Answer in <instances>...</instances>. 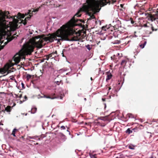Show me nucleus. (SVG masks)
I'll use <instances>...</instances> for the list:
<instances>
[{
	"label": "nucleus",
	"instance_id": "nucleus-1",
	"mask_svg": "<svg viewBox=\"0 0 158 158\" xmlns=\"http://www.w3.org/2000/svg\"><path fill=\"white\" fill-rule=\"evenodd\" d=\"M101 7L98 4H93V3L86 2L83 4L82 8H80L71 19L65 25H63L56 32L52 34L45 35H40V48L46 43H52L55 40L57 43L60 44L61 42L70 40L69 37L73 35L71 40L77 41L79 39L80 34L73 30V28L76 26H78L83 28L84 25L81 23H85V21L82 19H76L77 17H80L81 13L83 11L86 12L90 16L93 13L89 11H92L94 14L99 11Z\"/></svg>",
	"mask_w": 158,
	"mask_h": 158
},
{
	"label": "nucleus",
	"instance_id": "nucleus-2",
	"mask_svg": "<svg viewBox=\"0 0 158 158\" xmlns=\"http://www.w3.org/2000/svg\"><path fill=\"white\" fill-rule=\"evenodd\" d=\"M9 14L8 11L0 10V50L13 39V37H10L11 32L17 28V24L23 23L24 25L26 24L27 17L24 20L16 19Z\"/></svg>",
	"mask_w": 158,
	"mask_h": 158
},
{
	"label": "nucleus",
	"instance_id": "nucleus-3",
	"mask_svg": "<svg viewBox=\"0 0 158 158\" xmlns=\"http://www.w3.org/2000/svg\"><path fill=\"white\" fill-rule=\"evenodd\" d=\"M40 36L33 37L24 44L22 49L14 56V60L16 64L18 63L21 59H25V55H30L33 51L35 47L40 48Z\"/></svg>",
	"mask_w": 158,
	"mask_h": 158
},
{
	"label": "nucleus",
	"instance_id": "nucleus-4",
	"mask_svg": "<svg viewBox=\"0 0 158 158\" xmlns=\"http://www.w3.org/2000/svg\"><path fill=\"white\" fill-rule=\"evenodd\" d=\"M90 3L91 2L93 4H98L99 6H103L106 5L108 3H110V2H107V0H99V1L97 0H86V2Z\"/></svg>",
	"mask_w": 158,
	"mask_h": 158
},
{
	"label": "nucleus",
	"instance_id": "nucleus-5",
	"mask_svg": "<svg viewBox=\"0 0 158 158\" xmlns=\"http://www.w3.org/2000/svg\"><path fill=\"white\" fill-rule=\"evenodd\" d=\"M64 96V94H62V93L60 92L58 94H51L50 95L48 96H46L44 95H43L42 96L40 95V98L44 97L51 99L60 98V99H62Z\"/></svg>",
	"mask_w": 158,
	"mask_h": 158
},
{
	"label": "nucleus",
	"instance_id": "nucleus-6",
	"mask_svg": "<svg viewBox=\"0 0 158 158\" xmlns=\"http://www.w3.org/2000/svg\"><path fill=\"white\" fill-rule=\"evenodd\" d=\"M57 56V52L56 51L48 55H45L44 57L40 56V62H44V60H48L49 58H54Z\"/></svg>",
	"mask_w": 158,
	"mask_h": 158
},
{
	"label": "nucleus",
	"instance_id": "nucleus-7",
	"mask_svg": "<svg viewBox=\"0 0 158 158\" xmlns=\"http://www.w3.org/2000/svg\"><path fill=\"white\" fill-rule=\"evenodd\" d=\"M149 17L152 21L156 20V22L158 24V12L157 11L155 14H150L149 15Z\"/></svg>",
	"mask_w": 158,
	"mask_h": 158
},
{
	"label": "nucleus",
	"instance_id": "nucleus-8",
	"mask_svg": "<svg viewBox=\"0 0 158 158\" xmlns=\"http://www.w3.org/2000/svg\"><path fill=\"white\" fill-rule=\"evenodd\" d=\"M119 55V53H117L115 55H114L111 56V58L112 59L118 60L120 59V56Z\"/></svg>",
	"mask_w": 158,
	"mask_h": 158
},
{
	"label": "nucleus",
	"instance_id": "nucleus-9",
	"mask_svg": "<svg viewBox=\"0 0 158 158\" xmlns=\"http://www.w3.org/2000/svg\"><path fill=\"white\" fill-rule=\"evenodd\" d=\"M106 75H107V78H106V81H107L111 78L112 77V75L109 72H107L106 73Z\"/></svg>",
	"mask_w": 158,
	"mask_h": 158
},
{
	"label": "nucleus",
	"instance_id": "nucleus-10",
	"mask_svg": "<svg viewBox=\"0 0 158 158\" xmlns=\"http://www.w3.org/2000/svg\"><path fill=\"white\" fill-rule=\"evenodd\" d=\"M147 42L146 41H144L143 43L141 42L139 44V46L141 48H144Z\"/></svg>",
	"mask_w": 158,
	"mask_h": 158
},
{
	"label": "nucleus",
	"instance_id": "nucleus-11",
	"mask_svg": "<svg viewBox=\"0 0 158 158\" xmlns=\"http://www.w3.org/2000/svg\"><path fill=\"white\" fill-rule=\"evenodd\" d=\"M116 22L117 23V24L115 25L114 26L116 28V29H117L119 27L121 26V21L118 20H117Z\"/></svg>",
	"mask_w": 158,
	"mask_h": 158
},
{
	"label": "nucleus",
	"instance_id": "nucleus-12",
	"mask_svg": "<svg viewBox=\"0 0 158 158\" xmlns=\"http://www.w3.org/2000/svg\"><path fill=\"white\" fill-rule=\"evenodd\" d=\"M4 109L5 110L8 112H10L11 110V108L10 106H8L6 107H5Z\"/></svg>",
	"mask_w": 158,
	"mask_h": 158
},
{
	"label": "nucleus",
	"instance_id": "nucleus-13",
	"mask_svg": "<svg viewBox=\"0 0 158 158\" xmlns=\"http://www.w3.org/2000/svg\"><path fill=\"white\" fill-rule=\"evenodd\" d=\"M127 62V60H122L121 63V65L123 66V67L125 66V65H126V64Z\"/></svg>",
	"mask_w": 158,
	"mask_h": 158
},
{
	"label": "nucleus",
	"instance_id": "nucleus-14",
	"mask_svg": "<svg viewBox=\"0 0 158 158\" xmlns=\"http://www.w3.org/2000/svg\"><path fill=\"white\" fill-rule=\"evenodd\" d=\"M4 108L5 106L3 105H2L0 102V112H1V111H2L4 110Z\"/></svg>",
	"mask_w": 158,
	"mask_h": 158
},
{
	"label": "nucleus",
	"instance_id": "nucleus-15",
	"mask_svg": "<svg viewBox=\"0 0 158 158\" xmlns=\"http://www.w3.org/2000/svg\"><path fill=\"white\" fill-rule=\"evenodd\" d=\"M37 109L35 107H33L31 108V114H35L36 111Z\"/></svg>",
	"mask_w": 158,
	"mask_h": 158
},
{
	"label": "nucleus",
	"instance_id": "nucleus-16",
	"mask_svg": "<svg viewBox=\"0 0 158 158\" xmlns=\"http://www.w3.org/2000/svg\"><path fill=\"white\" fill-rule=\"evenodd\" d=\"M127 116L129 118H134V116L131 113L128 114H127Z\"/></svg>",
	"mask_w": 158,
	"mask_h": 158
},
{
	"label": "nucleus",
	"instance_id": "nucleus-17",
	"mask_svg": "<svg viewBox=\"0 0 158 158\" xmlns=\"http://www.w3.org/2000/svg\"><path fill=\"white\" fill-rule=\"evenodd\" d=\"M18 17L19 19L20 18H23L24 17V16L23 15H22L20 13H19L18 14Z\"/></svg>",
	"mask_w": 158,
	"mask_h": 158
},
{
	"label": "nucleus",
	"instance_id": "nucleus-18",
	"mask_svg": "<svg viewBox=\"0 0 158 158\" xmlns=\"http://www.w3.org/2000/svg\"><path fill=\"white\" fill-rule=\"evenodd\" d=\"M150 25L151 26V29L152 30V31H156L157 30V28H154V27H153L152 25V24H150Z\"/></svg>",
	"mask_w": 158,
	"mask_h": 158
},
{
	"label": "nucleus",
	"instance_id": "nucleus-19",
	"mask_svg": "<svg viewBox=\"0 0 158 158\" xmlns=\"http://www.w3.org/2000/svg\"><path fill=\"white\" fill-rule=\"evenodd\" d=\"M17 130L16 128H14L12 132V135H13V136L14 137H15V133L16 131Z\"/></svg>",
	"mask_w": 158,
	"mask_h": 158
},
{
	"label": "nucleus",
	"instance_id": "nucleus-20",
	"mask_svg": "<svg viewBox=\"0 0 158 158\" xmlns=\"http://www.w3.org/2000/svg\"><path fill=\"white\" fill-rule=\"evenodd\" d=\"M99 119L103 121H106L107 120V117H101L99 118Z\"/></svg>",
	"mask_w": 158,
	"mask_h": 158
},
{
	"label": "nucleus",
	"instance_id": "nucleus-21",
	"mask_svg": "<svg viewBox=\"0 0 158 158\" xmlns=\"http://www.w3.org/2000/svg\"><path fill=\"white\" fill-rule=\"evenodd\" d=\"M126 132L128 134H130L132 132V131L130 130V128H129L126 130Z\"/></svg>",
	"mask_w": 158,
	"mask_h": 158
},
{
	"label": "nucleus",
	"instance_id": "nucleus-22",
	"mask_svg": "<svg viewBox=\"0 0 158 158\" xmlns=\"http://www.w3.org/2000/svg\"><path fill=\"white\" fill-rule=\"evenodd\" d=\"M90 156L91 158H96V154H90Z\"/></svg>",
	"mask_w": 158,
	"mask_h": 158
},
{
	"label": "nucleus",
	"instance_id": "nucleus-23",
	"mask_svg": "<svg viewBox=\"0 0 158 158\" xmlns=\"http://www.w3.org/2000/svg\"><path fill=\"white\" fill-rule=\"evenodd\" d=\"M31 75L29 74H27L26 76V77L27 80L29 79L31 77Z\"/></svg>",
	"mask_w": 158,
	"mask_h": 158
},
{
	"label": "nucleus",
	"instance_id": "nucleus-24",
	"mask_svg": "<svg viewBox=\"0 0 158 158\" xmlns=\"http://www.w3.org/2000/svg\"><path fill=\"white\" fill-rule=\"evenodd\" d=\"M19 94H13V97L15 98H18V96L19 95Z\"/></svg>",
	"mask_w": 158,
	"mask_h": 158
},
{
	"label": "nucleus",
	"instance_id": "nucleus-25",
	"mask_svg": "<svg viewBox=\"0 0 158 158\" xmlns=\"http://www.w3.org/2000/svg\"><path fill=\"white\" fill-rule=\"evenodd\" d=\"M107 2H110V3H108L107 4L109 3V4H110L111 3H112V4H114V3L116 2V1H114V0H111V2L110 1H109V0H107Z\"/></svg>",
	"mask_w": 158,
	"mask_h": 158
},
{
	"label": "nucleus",
	"instance_id": "nucleus-26",
	"mask_svg": "<svg viewBox=\"0 0 158 158\" xmlns=\"http://www.w3.org/2000/svg\"><path fill=\"white\" fill-rule=\"evenodd\" d=\"M120 41L117 40H115L114 43H113L114 44H120Z\"/></svg>",
	"mask_w": 158,
	"mask_h": 158
},
{
	"label": "nucleus",
	"instance_id": "nucleus-27",
	"mask_svg": "<svg viewBox=\"0 0 158 158\" xmlns=\"http://www.w3.org/2000/svg\"><path fill=\"white\" fill-rule=\"evenodd\" d=\"M86 47L87 49H88L89 50H90L91 48L90 47V46L89 45H88L86 46Z\"/></svg>",
	"mask_w": 158,
	"mask_h": 158
},
{
	"label": "nucleus",
	"instance_id": "nucleus-28",
	"mask_svg": "<svg viewBox=\"0 0 158 158\" xmlns=\"http://www.w3.org/2000/svg\"><path fill=\"white\" fill-rule=\"evenodd\" d=\"M66 126H62L60 127V128L61 130H65L66 129Z\"/></svg>",
	"mask_w": 158,
	"mask_h": 158
},
{
	"label": "nucleus",
	"instance_id": "nucleus-29",
	"mask_svg": "<svg viewBox=\"0 0 158 158\" xmlns=\"http://www.w3.org/2000/svg\"><path fill=\"white\" fill-rule=\"evenodd\" d=\"M94 13H93L92 15L90 16V17L92 19L95 18V16L94 15Z\"/></svg>",
	"mask_w": 158,
	"mask_h": 158
},
{
	"label": "nucleus",
	"instance_id": "nucleus-30",
	"mask_svg": "<svg viewBox=\"0 0 158 158\" xmlns=\"http://www.w3.org/2000/svg\"><path fill=\"white\" fill-rule=\"evenodd\" d=\"M14 65V64H13V63H11L10 64V65H9L8 68H10L12 66H13Z\"/></svg>",
	"mask_w": 158,
	"mask_h": 158
},
{
	"label": "nucleus",
	"instance_id": "nucleus-31",
	"mask_svg": "<svg viewBox=\"0 0 158 158\" xmlns=\"http://www.w3.org/2000/svg\"><path fill=\"white\" fill-rule=\"evenodd\" d=\"M128 148H129L131 149H134V148L133 146L131 145H129L128 147Z\"/></svg>",
	"mask_w": 158,
	"mask_h": 158
},
{
	"label": "nucleus",
	"instance_id": "nucleus-32",
	"mask_svg": "<svg viewBox=\"0 0 158 158\" xmlns=\"http://www.w3.org/2000/svg\"><path fill=\"white\" fill-rule=\"evenodd\" d=\"M24 98L25 99L24 100H23V102H24V101H26L27 99V97L26 96H24Z\"/></svg>",
	"mask_w": 158,
	"mask_h": 158
},
{
	"label": "nucleus",
	"instance_id": "nucleus-33",
	"mask_svg": "<svg viewBox=\"0 0 158 158\" xmlns=\"http://www.w3.org/2000/svg\"><path fill=\"white\" fill-rule=\"evenodd\" d=\"M143 27H149V26H148V24L147 23L146 24H143Z\"/></svg>",
	"mask_w": 158,
	"mask_h": 158
},
{
	"label": "nucleus",
	"instance_id": "nucleus-34",
	"mask_svg": "<svg viewBox=\"0 0 158 158\" xmlns=\"http://www.w3.org/2000/svg\"><path fill=\"white\" fill-rule=\"evenodd\" d=\"M45 67V66L44 67V66H43V69H42V71H41V70H40V72H41V73H43V72L44 71V68Z\"/></svg>",
	"mask_w": 158,
	"mask_h": 158
},
{
	"label": "nucleus",
	"instance_id": "nucleus-35",
	"mask_svg": "<svg viewBox=\"0 0 158 158\" xmlns=\"http://www.w3.org/2000/svg\"><path fill=\"white\" fill-rule=\"evenodd\" d=\"M59 134L60 136H61L63 137H64L65 135L62 133H59Z\"/></svg>",
	"mask_w": 158,
	"mask_h": 158
},
{
	"label": "nucleus",
	"instance_id": "nucleus-36",
	"mask_svg": "<svg viewBox=\"0 0 158 158\" xmlns=\"http://www.w3.org/2000/svg\"><path fill=\"white\" fill-rule=\"evenodd\" d=\"M66 128H67V131L69 133V134H70V132L69 131V128L67 126H66Z\"/></svg>",
	"mask_w": 158,
	"mask_h": 158
},
{
	"label": "nucleus",
	"instance_id": "nucleus-37",
	"mask_svg": "<svg viewBox=\"0 0 158 158\" xmlns=\"http://www.w3.org/2000/svg\"><path fill=\"white\" fill-rule=\"evenodd\" d=\"M131 23L132 24H134V21L131 18L130 19Z\"/></svg>",
	"mask_w": 158,
	"mask_h": 158
},
{
	"label": "nucleus",
	"instance_id": "nucleus-38",
	"mask_svg": "<svg viewBox=\"0 0 158 158\" xmlns=\"http://www.w3.org/2000/svg\"><path fill=\"white\" fill-rule=\"evenodd\" d=\"M102 30H105V31H106V27H104V26H103L102 27Z\"/></svg>",
	"mask_w": 158,
	"mask_h": 158
},
{
	"label": "nucleus",
	"instance_id": "nucleus-39",
	"mask_svg": "<svg viewBox=\"0 0 158 158\" xmlns=\"http://www.w3.org/2000/svg\"><path fill=\"white\" fill-rule=\"evenodd\" d=\"M44 137H45V136H44V135H40V139L41 138H44Z\"/></svg>",
	"mask_w": 158,
	"mask_h": 158
},
{
	"label": "nucleus",
	"instance_id": "nucleus-40",
	"mask_svg": "<svg viewBox=\"0 0 158 158\" xmlns=\"http://www.w3.org/2000/svg\"><path fill=\"white\" fill-rule=\"evenodd\" d=\"M22 97V94H19L18 96V98H20Z\"/></svg>",
	"mask_w": 158,
	"mask_h": 158
},
{
	"label": "nucleus",
	"instance_id": "nucleus-41",
	"mask_svg": "<svg viewBox=\"0 0 158 158\" xmlns=\"http://www.w3.org/2000/svg\"><path fill=\"white\" fill-rule=\"evenodd\" d=\"M102 100L104 102V101H105V100H106V99L105 98H102Z\"/></svg>",
	"mask_w": 158,
	"mask_h": 158
},
{
	"label": "nucleus",
	"instance_id": "nucleus-42",
	"mask_svg": "<svg viewBox=\"0 0 158 158\" xmlns=\"http://www.w3.org/2000/svg\"><path fill=\"white\" fill-rule=\"evenodd\" d=\"M34 88H37V89H39V87L36 86L35 85H34Z\"/></svg>",
	"mask_w": 158,
	"mask_h": 158
},
{
	"label": "nucleus",
	"instance_id": "nucleus-43",
	"mask_svg": "<svg viewBox=\"0 0 158 158\" xmlns=\"http://www.w3.org/2000/svg\"><path fill=\"white\" fill-rule=\"evenodd\" d=\"M23 102H23V100L22 101H20V102H19V103L20 104H22Z\"/></svg>",
	"mask_w": 158,
	"mask_h": 158
},
{
	"label": "nucleus",
	"instance_id": "nucleus-44",
	"mask_svg": "<svg viewBox=\"0 0 158 158\" xmlns=\"http://www.w3.org/2000/svg\"><path fill=\"white\" fill-rule=\"evenodd\" d=\"M104 109H105L106 107V105L105 103L104 104Z\"/></svg>",
	"mask_w": 158,
	"mask_h": 158
},
{
	"label": "nucleus",
	"instance_id": "nucleus-45",
	"mask_svg": "<svg viewBox=\"0 0 158 158\" xmlns=\"http://www.w3.org/2000/svg\"><path fill=\"white\" fill-rule=\"evenodd\" d=\"M15 103H14L13 106H12V107H13L14 106H15Z\"/></svg>",
	"mask_w": 158,
	"mask_h": 158
},
{
	"label": "nucleus",
	"instance_id": "nucleus-46",
	"mask_svg": "<svg viewBox=\"0 0 158 158\" xmlns=\"http://www.w3.org/2000/svg\"><path fill=\"white\" fill-rule=\"evenodd\" d=\"M111 89V87H110H110H109V90H110Z\"/></svg>",
	"mask_w": 158,
	"mask_h": 158
},
{
	"label": "nucleus",
	"instance_id": "nucleus-47",
	"mask_svg": "<svg viewBox=\"0 0 158 158\" xmlns=\"http://www.w3.org/2000/svg\"><path fill=\"white\" fill-rule=\"evenodd\" d=\"M120 6H121V7H123V5L122 4H121L120 5Z\"/></svg>",
	"mask_w": 158,
	"mask_h": 158
},
{
	"label": "nucleus",
	"instance_id": "nucleus-48",
	"mask_svg": "<svg viewBox=\"0 0 158 158\" xmlns=\"http://www.w3.org/2000/svg\"><path fill=\"white\" fill-rule=\"evenodd\" d=\"M43 52L42 50V51H40V54L41 52Z\"/></svg>",
	"mask_w": 158,
	"mask_h": 158
},
{
	"label": "nucleus",
	"instance_id": "nucleus-49",
	"mask_svg": "<svg viewBox=\"0 0 158 158\" xmlns=\"http://www.w3.org/2000/svg\"><path fill=\"white\" fill-rule=\"evenodd\" d=\"M22 86H23L24 85V84L23 83H22Z\"/></svg>",
	"mask_w": 158,
	"mask_h": 158
},
{
	"label": "nucleus",
	"instance_id": "nucleus-50",
	"mask_svg": "<svg viewBox=\"0 0 158 158\" xmlns=\"http://www.w3.org/2000/svg\"><path fill=\"white\" fill-rule=\"evenodd\" d=\"M90 79H91V80H93V79H92V77H91L90 78Z\"/></svg>",
	"mask_w": 158,
	"mask_h": 158
},
{
	"label": "nucleus",
	"instance_id": "nucleus-51",
	"mask_svg": "<svg viewBox=\"0 0 158 158\" xmlns=\"http://www.w3.org/2000/svg\"><path fill=\"white\" fill-rule=\"evenodd\" d=\"M149 158H153V156H151V157Z\"/></svg>",
	"mask_w": 158,
	"mask_h": 158
},
{
	"label": "nucleus",
	"instance_id": "nucleus-52",
	"mask_svg": "<svg viewBox=\"0 0 158 158\" xmlns=\"http://www.w3.org/2000/svg\"><path fill=\"white\" fill-rule=\"evenodd\" d=\"M115 32H114V35H115Z\"/></svg>",
	"mask_w": 158,
	"mask_h": 158
},
{
	"label": "nucleus",
	"instance_id": "nucleus-53",
	"mask_svg": "<svg viewBox=\"0 0 158 158\" xmlns=\"http://www.w3.org/2000/svg\"><path fill=\"white\" fill-rule=\"evenodd\" d=\"M62 54H63V56H64V54H63V53H62Z\"/></svg>",
	"mask_w": 158,
	"mask_h": 158
},
{
	"label": "nucleus",
	"instance_id": "nucleus-54",
	"mask_svg": "<svg viewBox=\"0 0 158 158\" xmlns=\"http://www.w3.org/2000/svg\"><path fill=\"white\" fill-rule=\"evenodd\" d=\"M27 114H25V115H27Z\"/></svg>",
	"mask_w": 158,
	"mask_h": 158
}]
</instances>
